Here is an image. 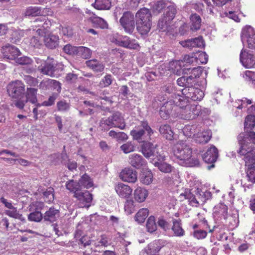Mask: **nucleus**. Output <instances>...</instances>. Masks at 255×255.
Instances as JSON below:
<instances>
[{
  "label": "nucleus",
  "mask_w": 255,
  "mask_h": 255,
  "mask_svg": "<svg viewBox=\"0 0 255 255\" xmlns=\"http://www.w3.org/2000/svg\"><path fill=\"white\" fill-rule=\"evenodd\" d=\"M240 145V149L237 151L241 156H244L246 166L255 165V132L240 133L238 136Z\"/></svg>",
  "instance_id": "1"
},
{
  "label": "nucleus",
  "mask_w": 255,
  "mask_h": 255,
  "mask_svg": "<svg viewBox=\"0 0 255 255\" xmlns=\"http://www.w3.org/2000/svg\"><path fill=\"white\" fill-rule=\"evenodd\" d=\"M173 153L183 165L192 167L199 165L198 159L192 158V148L183 141H179L174 145Z\"/></svg>",
  "instance_id": "2"
},
{
  "label": "nucleus",
  "mask_w": 255,
  "mask_h": 255,
  "mask_svg": "<svg viewBox=\"0 0 255 255\" xmlns=\"http://www.w3.org/2000/svg\"><path fill=\"white\" fill-rule=\"evenodd\" d=\"M136 30L141 35L147 34L152 24L150 10L145 7L140 8L135 14Z\"/></svg>",
  "instance_id": "3"
},
{
  "label": "nucleus",
  "mask_w": 255,
  "mask_h": 255,
  "mask_svg": "<svg viewBox=\"0 0 255 255\" xmlns=\"http://www.w3.org/2000/svg\"><path fill=\"white\" fill-rule=\"evenodd\" d=\"M99 124L101 129L104 131H108L112 128L124 129L126 127L124 118L119 111L112 112V115L106 119H102Z\"/></svg>",
  "instance_id": "4"
},
{
  "label": "nucleus",
  "mask_w": 255,
  "mask_h": 255,
  "mask_svg": "<svg viewBox=\"0 0 255 255\" xmlns=\"http://www.w3.org/2000/svg\"><path fill=\"white\" fill-rule=\"evenodd\" d=\"M175 98L173 99L174 104L180 108L185 107L186 112H189L185 115L186 119L190 120L195 119L199 116L201 111V106L200 105H188L187 102L180 95H175Z\"/></svg>",
  "instance_id": "5"
},
{
  "label": "nucleus",
  "mask_w": 255,
  "mask_h": 255,
  "mask_svg": "<svg viewBox=\"0 0 255 255\" xmlns=\"http://www.w3.org/2000/svg\"><path fill=\"white\" fill-rule=\"evenodd\" d=\"M141 128L139 129L132 130L130 131V135L132 136L134 140H137L139 143H141L143 141L142 139L145 136L146 132L148 139L150 140L152 139L151 136L154 133V131L149 126L147 121H142L140 125L138 127Z\"/></svg>",
  "instance_id": "6"
},
{
  "label": "nucleus",
  "mask_w": 255,
  "mask_h": 255,
  "mask_svg": "<svg viewBox=\"0 0 255 255\" xmlns=\"http://www.w3.org/2000/svg\"><path fill=\"white\" fill-rule=\"evenodd\" d=\"M133 14L129 11L125 12L120 19V22L125 31L131 34L135 28V20Z\"/></svg>",
  "instance_id": "7"
},
{
  "label": "nucleus",
  "mask_w": 255,
  "mask_h": 255,
  "mask_svg": "<svg viewBox=\"0 0 255 255\" xmlns=\"http://www.w3.org/2000/svg\"><path fill=\"white\" fill-rule=\"evenodd\" d=\"M7 92L12 99H19L22 97L25 90V86L19 80L11 82L7 86Z\"/></svg>",
  "instance_id": "8"
},
{
  "label": "nucleus",
  "mask_w": 255,
  "mask_h": 255,
  "mask_svg": "<svg viewBox=\"0 0 255 255\" xmlns=\"http://www.w3.org/2000/svg\"><path fill=\"white\" fill-rule=\"evenodd\" d=\"M181 93L183 97V99L188 101V99H191L194 101H200L203 99L204 96V93L201 89L194 86L193 87H189V88H184L181 91Z\"/></svg>",
  "instance_id": "9"
},
{
  "label": "nucleus",
  "mask_w": 255,
  "mask_h": 255,
  "mask_svg": "<svg viewBox=\"0 0 255 255\" xmlns=\"http://www.w3.org/2000/svg\"><path fill=\"white\" fill-rule=\"evenodd\" d=\"M157 146V144H154L147 140H143L140 145V151L146 158L154 156L158 158L160 154L156 151Z\"/></svg>",
  "instance_id": "10"
},
{
  "label": "nucleus",
  "mask_w": 255,
  "mask_h": 255,
  "mask_svg": "<svg viewBox=\"0 0 255 255\" xmlns=\"http://www.w3.org/2000/svg\"><path fill=\"white\" fill-rule=\"evenodd\" d=\"M51 25V22L46 16H42L37 18L33 21V30L39 35L45 34L48 28Z\"/></svg>",
  "instance_id": "11"
},
{
  "label": "nucleus",
  "mask_w": 255,
  "mask_h": 255,
  "mask_svg": "<svg viewBox=\"0 0 255 255\" xmlns=\"http://www.w3.org/2000/svg\"><path fill=\"white\" fill-rule=\"evenodd\" d=\"M241 39L243 43L247 41L249 48L255 49V32L252 27L247 26L243 29Z\"/></svg>",
  "instance_id": "12"
},
{
  "label": "nucleus",
  "mask_w": 255,
  "mask_h": 255,
  "mask_svg": "<svg viewBox=\"0 0 255 255\" xmlns=\"http://www.w3.org/2000/svg\"><path fill=\"white\" fill-rule=\"evenodd\" d=\"M219 153L218 149L214 145L209 148L206 152L203 155V160L207 163L211 164L207 166L208 169L215 167L214 163L217 161Z\"/></svg>",
  "instance_id": "13"
},
{
  "label": "nucleus",
  "mask_w": 255,
  "mask_h": 255,
  "mask_svg": "<svg viewBox=\"0 0 255 255\" xmlns=\"http://www.w3.org/2000/svg\"><path fill=\"white\" fill-rule=\"evenodd\" d=\"M179 43L183 47L190 50L194 48H203L205 47L204 41L201 36L180 41Z\"/></svg>",
  "instance_id": "14"
},
{
  "label": "nucleus",
  "mask_w": 255,
  "mask_h": 255,
  "mask_svg": "<svg viewBox=\"0 0 255 255\" xmlns=\"http://www.w3.org/2000/svg\"><path fill=\"white\" fill-rule=\"evenodd\" d=\"M4 58L15 61L17 57L19 56L21 53L19 49L14 46L5 45L1 49Z\"/></svg>",
  "instance_id": "15"
},
{
  "label": "nucleus",
  "mask_w": 255,
  "mask_h": 255,
  "mask_svg": "<svg viewBox=\"0 0 255 255\" xmlns=\"http://www.w3.org/2000/svg\"><path fill=\"white\" fill-rule=\"evenodd\" d=\"M240 61L245 67L251 68L255 64V56L243 49L240 53Z\"/></svg>",
  "instance_id": "16"
},
{
  "label": "nucleus",
  "mask_w": 255,
  "mask_h": 255,
  "mask_svg": "<svg viewBox=\"0 0 255 255\" xmlns=\"http://www.w3.org/2000/svg\"><path fill=\"white\" fill-rule=\"evenodd\" d=\"M74 196L79 200L81 207L88 208L91 206L93 196L89 191H80L79 192L75 193Z\"/></svg>",
  "instance_id": "17"
},
{
  "label": "nucleus",
  "mask_w": 255,
  "mask_h": 255,
  "mask_svg": "<svg viewBox=\"0 0 255 255\" xmlns=\"http://www.w3.org/2000/svg\"><path fill=\"white\" fill-rule=\"evenodd\" d=\"M55 68L56 67L53 61L47 60L43 61L41 64L38 66L37 69L38 71L44 75L53 77Z\"/></svg>",
  "instance_id": "18"
},
{
  "label": "nucleus",
  "mask_w": 255,
  "mask_h": 255,
  "mask_svg": "<svg viewBox=\"0 0 255 255\" xmlns=\"http://www.w3.org/2000/svg\"><path fill=\"white\" fill-rule=\"evenodd\" d=\"M120 177L125 182L134 183L137 180V172L130 168H125L120 173Z\"/></svg>",
  "instance_id": "19"
},
{
  "label": "nucleus",
  "mask_w": 255,
  "mask_h": 255,
  "mask_svg": "<svg viewBox=\"0 0 255 255\" xmlns=\"http://www.w3.org/2000/svg\"><path fill=\"white\" fill-rule=\"evenodd\" d=\"M176 82L178 86L187 89L199 85V81H195V79L192 78L190 76H182L177 79Z\"/></svg>",
  "instance_id": "20"
},
{
  "label": "nucleus",
  "mask_w": 255,
  "mask_h": 255,
  "mask_svg": "<svg viewBox=\"0 0 255 255\" xmlns=\"http://www.w3.org/2000/svg\"><path fill=\"white\" fill-rule=\"evenodd\" d=\"M158 161H155L153 164L155 167H157L158 169L164 173H170L173 169V167L169 164L164 162L165 159V156L161 155H159V157L157 158Z\"/></svg>",
  "instance_id": "21"
},
{
  "label": "nucleus",
  "mask_w": 255,
  "mask_h": 255,
  "mask_svg": "<svg viewBox=\"0 0 255 255\" xmlns=\"http://www.w3.org/2000/svg\"><path fill=\"white\" fill-rule=\"evenodd\" d=\"M129 163L136 169H139L146 165L145 160L137 153L132 154L129 156Z\"/></svg>",
  "instance_id": "22"
},
{
  "label": "nucleus",
  "mask_w": 255,
  "mask_h": 255,
  "mask_svg": "<svg viewBox=\"0 0 255 255\" xmlns=\"http://www.w3.org/2000/svg\"><path fill=\"white\" fill-rule=\"evenodd\" d=\"M59 216V211L53 207H51L43 215V221L52 223L56 221Z\"/></svg>",
  "instance_id": "23"
},
{
  "label": "nucleus",
  "mask_w": 255,
  "mask_h": 255,
  "mask_svg": "<svg viewBox=\"0 0 255 255\" xmlns=\"http://www.w3.org/2000/svg\"><path fill=\"white\" fill-rule=\"evenodd\" d=\"M115 190L121 197L125 198H128L132 192V189L129 186L122 183L116 186Z\"/></svg>",
  "instance_id": "24"
},
{
  "label": "nucleus",
  "mask_w": 255,
  "mask_h": 255,
  "mask_svg": "<svg viewBox=\"0 0 255 255\" xmlns=\"http://www.w3.org/2000/svg\"><path fill=\"white\" fill-rule=\"evenodd\" d=\"M44 42L47 47L54 49L59 44V37L51 33L47 34L44 36Z\"/></svg>",
  "instance_id": "25"
},
{
  "label": "nucleus",
  "mask_w": 255,
  "mask_h": 255,
  "mask_svg": "<svg viewBox=\"0 0 255 255\" xmlns=\"http://www.w3.org/2000/svg\"><path fill=\"white\" fill-rule=\"evenodd\" d=\"M160 134L166 139L171 140L174 139V132L170 125L168 124L161 125L159 128Z\"/></svg>",
  "instance_id": "26"
},
{
  "label": "nucleus",
  "mask_w": 255,
  "mask_h": 255,
  "mask_svg": "<svg viewBox=\"0 0 255 255\" xmlns=\"http://www.w3.org/2000/svg\"><path fill=\"white\" fill-rule=\"evenodd\" d=\"M172 103V101L167 102L161 107L159 115L162 119L166 120L169 117L173 109Z\"/></svg>",
  "instance_id": "27"
},
{
  "label": "nucleus",
  "mask_w": 255,
  "mask_h": 255,
  "mask_svg": "<svg viewBox=\"0 0 255 255\" xmlns=\"http://www.w3.org/2000/svg\"><path fill=\"white\" fill-rule=\"evenodd\" d=\"M86 64L87 67L96 72H103L105 68L104 64L95 59L87 61Z\"/></svg>",
  "instance_id": "28"
},
{
  "label": "nucleus",
  "mask_w": 255,
  "mask_h": 255,
  "mask_svg": "<svg viewBox=\"0 0 255 255\" xmlns=\"http://www.w3.org/2000/svg\"><path fill=\"white\" fill-rule=\"evenodd\" d=\"M211 136V131L210 130H206L199 133L195 137V140L196 143L205 144L210 140Z\"/></svg>",
  "instance_id": "29"
},
{
  "label": "nucleus",
  "mask_w": 255,
  "mask_h": 255,
  "mask_svg": "<svg viewBox=\"0 0 255 255\" xmlns=\"http://www.w3.org/2000/svg\"><path fill=\"white\" fill-rule=\"evenodd\" d=\"M148 194V191L145 189L138 187L134 192V199L138 202L141 203L145 201Z\"/></svg>",
  "instance_id": "30"
},
{
  "label": "nucleus",
  "mask_w": 255,
  "mask_h": 255,
  "mask_svg": "<svg viewBox=\"0 0 255 255\" xmlns=\"http://www.w3.org/2000/svg\"><path fill=\"white\" fill-rule=\"evenodd\" d=\"M162 246L159 241L150 244L148 246V251H144L147 255H158V253L161 249Z\"/></svg>",
  "instance_id": "31"
},
{
  "label": "nucleus",
  "mask_w": 255,
  "mask_h": 255,
  "mask_svg": "<svg viewBox=\"0 0 255 255\" xmlns=\"http://www.w3.org/2000/svg\"><path fill=\"white\" fill-rule=\"evenodd\" d=\"M180 196H184L185 199H187L189 204L192 206L197 207L200 204L195 195L192 194L189 190H186L184 193L180 194Z\"/></svg>",
  "instance_id": "32"
},
{
  "label": "nucleus",
  "mask_w": 255,
  "mask_h": 255,
  "mask_svg": "<svg viewBox=\"0 0 255 255\" xmlns=\"http://www.w3.org/2000/svg\"><path fill=\"white\" fill-rule=\"evenodd\" d=\"M188 71L191 75H190L192 78L195 79V81H198V78L202 73V69L201 67H197L193 69L188 68L182 70L183 73L187 74Z\"/></svg>",
  "instance_id": "33"
},
{
  "label": "nucleus",
  "mask_w": 255,
  "mask_h": 255,
  "mask_svg": "<svg viewBox=\"0 0 255 255\" xmlns=\"http://www.w3.org/2000/svg\"><path fill=\"white\" fill-rule=\"evenodd\" d=\"M255 126V115H249L246 118L245 121V129L246 132L242 133H249L252 131L249 129H252Z\"/></svg>",
  "instance_id": "34"
},
{
  "label": "nucleus",
  "mask_w": 255,
  "mask_h": 255,
  "mask_svg": "<svg viewBox=\"0 0 255 255\" xmlns=\"http://www.w3.org/2000/svg\"><path fill=\"white\" fill-rule=\"evenodd\" d=\"M172 222L173 226L171 229L173 231L174 235L178 237L184 236V231L181 226V221L173 219Z\"/></svg>",
  "instance_id": "35"
},
{
  "label": "nucleus",
  "mask_w": 255,
  "mask_h": 255,
  "mask_svg": "<svg viewBox=\"0 0 255 255\" xmlns=\"http://www.w3.org/2000/svg\"><path fill=\"white\" fill-rule=\"evenodd\" d=\"M190 20L191 22V29L192 30H197L200 28L201 18L197 13H194L191 15Z\"/></svg>",
  "instance_id": "36"
},
{
  "label": "nucleus",
  "mask_w": 255,
  "mask_h": 255,
  "mask_svg": "<svg viewBox=\"0 0 255 255\" xmlns=\"http://www.w3.org/2000/svg\"><path fill=\"white\" fill-rule=\"evenodd\" d=\"M177 12V7L174 4H170L167 6V9L165 13L163 15L168 18V21H172Z\"/></svg>",
  "instance_id": "37"
},
{
  "label": "nucleus",
  "mask_w": 255,
  "mask_h": 255,
  "mask_svg": "<svg viewBox=\"0 0 255 255\" xmlns=\"http://www.w3.org/2000/svg\"><path fill=\"white\" fill-rule=\"evenodd\" d=\"M37 89L33 88H27L26 92V100L32 104H35L37 101Z\"/></svg>",
  "instance_id": "38"
},
{
  "label": "nucleus",
  "mask_w": 255,
  "mask_h": 255,
  "mask_svg": "<svg viewBox=\"0 0 255 255\" xmlns=\"http://www.w3.org/2000/svg\"><path fill=\"white\" fill-rule=\"evenodd\" d=\"M111 3L110 0H95L94 6L99 10H108L111 8Z\"/></svg>",
  "instance_id": "39"
},
{
  "label": "nucleus",
  "mask_w": 255,
  "mask_h": 255,
  "mask_svg": "<svg viewBox=\"0 0 255 255\" xmlns=\"http://www.w3.org/2000/svg\"><path fill=\"white\" fill-rule=\"evenodd\" d=\"M171 21H168L163 15L159 19L157 26L160 30L162 31H167L169 30L170 27Z\"/></svg>",
  "instance_id": "40"
},
{
  "label": "nucleus",
  "mask_w": 255,
  "mask_h": 255,
  "mask_svg": "<svg viewBox=\"0 0 255 255\" xmlns=\"http://www.w3.org/2000/svg\"><path fill=\"white\" fill-rule=\"evenodd\" d=\"M153 175L150 170H144L140 175V181L145 185H148L152 181Z\"/></svg>",
  "instance_id": "41"
},
{
  "label": "nucleus",
  "mask_w": 255,
  "mask_h": 255,
  "mask_svg": "<svg viewBox=\"0 0 255 255\" xmlns=\"http://www.w3.org/2000/svg\"><path fill=\"white\" fill-rule=\"evenodd\" d=\"M148 215V210L147 208L140 209L135 216V220L139 224L144 222Z\"/></svg>",
  "instance_id": "42"
},
{
  "label": "nucleus",
  "mask_w": 255,
  "mask_h": 255,
  "mask_svg": "<svg viewBox=\"0 0 255 255\" xmlns=\"http://www.w3.org/2000/svg\"><path fill=\"white\" fill-rule=\"evenodd\" d=\"M44 10L37 6H30L28 7L25 11V14L27 16H36L43 15Z\"/></svg>",
  "instance_id": "43"
},
{
  "label": "nucleus",
  "mask_w": 255,
  "mask_h": 255,
  "mask_svg": "<svg viewBox=\"0 0 255 255\" xmlns=\"http://www.w3.org/2000/svg\"><path fill=\"white\" fill-rule=\"evenodd\" d=\"M10 210H6L5 213L6 215L10 217L18 219L21 221H24L25 218L22 214H20L17 210L16 208L13 206V208H10Z\"/></svg>",
  "instance_id": "44"
},
{
  "label": "nucleus",
  "mask_w": 255,
  "mask_h": 255,
  "mask_svg": "<svg viewBox=\"0 0 255 255\" xmlns=\"http://www.w3.org/2000/svg\"><path fill=\"white\" fill-rule=\"evenodd\" d=\"M92 54L91 50L86 47L80 46L77 47L76 54H78L85 59L89 58Z\"/></svg>",
  "instance_id": "45"
},
{
  "label": "nucleus",
  "mask_w": 255,
  "mask_h": 255,
  "mask_svg": "<svg viewBox=\"0 0 255 255\" xmlns=\"http://www.w3.org/2000/svg\"><path fill=\"white\" fill-rule=\"evenodd\" d=\"M80 185L82 187L88 189L93 186V184L90 177L86 174H84L79 180Z\"/></svg>",
  "instance_id": "46"
},
{
  "label": "nucleus",
  "mask_w": 255,
  "mask_h": 255,
  "mask_svg": "<svg viewBox=\"0 0 255 255\" xmlns=\"http://www.w3.org/2000/svg\"><path fill=\"white\" fill-rule=\"evenodd\" d=\"M66 188L71 192L74 193V194L76 192H79L81 191V186L79 183H78L74 180H70L66 185Z\"/></svg>",
  "instance_id": "47"
},
{
  "label": "nucleus",
  "mask_w": 255,
  "mask_h": 255,
  "mask_svg": "<svg viewBox=\"0 0 255 255\" xmlns=\"http://www.w3.org/2000/svg\"><path fill=\"white\" fill-rule=\"evenodd\" d=\"M92 22L95 27L102 29L107 28L108 24L107 22L100 17H94L92 18Z\"/></svg>",
  "instance_id": "48"
},
{
  "label": "nucleus",
  "mask_w": 255,
  "mask_h": 255,
  "mask_svg": "<svg viewBox=\"0 0 255 255\" xmlns=\"http://www.w3.org/2000/svg\"><path fill=\"white\" fill-rule=\"evenodd\" d=\"M146 227L147 231L150 233H153L157 230V225L154 216H151L148 218Z\"/></svg>",
  "instance_id": "49"
},
{
  "label": "nucleus",
  "mask_w": 255,
  "mask_h": 255,
  "mask_svg": "<svg viewBox=\"0 0 255 255\" xmlns=\"http://www.w3.org/2000/svg\"><path fill=\"white\" fill-rule=\"evenodd\" d=\"M28 219L31 221L38 222L43 220V215L39 211H35L29 214Z\"/></svg>",
  "instance_id": "50"
},
{
  "label": "nucleus",
  "mask_w": 255,
  "mask_h": 255,
  "mask_svg": "<svg viewBox=\"0 0 255 255\" xmlns=\"http://www.w3.org/2000/svg\"><path fill=\"white\" fill-rule=\"evenodd\" d=\"M167 6L166 3L163 1H158L154 3L153 7V11L154 13L158 14L162 12V10Z\"/></svg>",
  "instance_id": "51"
},
{
  "label": "nucleus",
  "mask_w": 255,
  "mask_h": 255,
  "mask_svg": "<svg viewBox=\"0 0 255 255\" xmlns=\"http://www.w3.org/2000/svg\"><path fill=\"white\" fill-rule=\"evenodd\" d=\"M120 148L125 153L127 154L135 150L134 144L131 141L127 142L121 146Z\"/></svg>",
  "instance_id": "52"
},
{
  "label": "nucleus",
  "mask_w": 255,
  "mask_h": 255,
  "mask_svg": "<svg viewBox=\"0 0 255 255\" xmlns=\"http://www.w3.org/2000/svg\"><path fill=\"white\" fill-rule=\"evenodd\" d=\"M248 167L247 171V177L248 180L252 183L255 182V165L247 166Z\"/></svg>",
  "instance_id": "53"
},
{
  "label": "nucleus",
  "mask_w": 255,
  "mask_h": 255,
  "mask_svg": "<svg viewBox=\"0 0 255 255\" xmlns=\"http://www.w3.org/2000/svg\"><path fill=\"white\" fill-rule=\"evenodd\" d=\"M16 63L19 65H30L31 64L33 61L31 58L28 56H23L21 57H17L14 61Z\"/></svg>",
  "instance_id": "54"
},
{
  "label": "nucleus",
  "mask_w": 255,
  "mask_h": 255,
  "mask_svg": "<svg viewBox=\"0 0 255 255\" xmlns=\"http://www.w3.org/2000/svg\"><path fill=\"white\" fill-rule=\"evenodd\" d=\"M134 202L132 200H127L125 204V210L128 214H131L134 211Z\"/></svg>",
  "instance_id": "55"
},
{
  "label": "nucleus",
  "mask_w": 255,
  "mask_h": 255,
  "mask_svg": "<svg viewBox=\"0 0 255 255\" xmlns=\"http://www.w3.org/2000/svg\"><path fill=\"white\" fill-rule=\"evenodd\" d=\"M14 100L13 102V104L19 109H22L25 103H27V100L25 99L23 97H21L19 99H14Z\"/></svg>",
  "instance_id": "56"
},
{
  "label": "nucleus",
  "mask_w": 255,
  "mask_h": 255,
  "mask_svg": "<svg viewBox=\"0 0 255 255\" xmlns=\"http://www.w3.org/2000/svg\"><path fill=\"white\" fill-rule=\"evenodd\" d=\"M219 214L221 216V220H226L228 217V207L225 205H221L218 211Z\"/></svg>",
  "instance_id": "57"
},
{
  "label": "nucleus",
  "mask_w": 255,
  "mask_h": 255,
  "mask_svg": "<svg viewBox=\"0 0 255 255\" xmlns=\"http://www.w3.org/2000/svg\"><path fill=\"white\" fill-rule=\"evenodd\" d=\"M207 235V232L203 230H197L193 232V236L198 240L204 239Z\"/></svg>",
  "instance_id": "58"
},
{
  "label": "nucleus",
  "mask_w": 255,
  "mask_h": 255,
  "mask_svg": "<svg viewBox=\"0 0 255 255\" xmlns=\"http://www.w3.org/2000/svg\"><path fill=\"white\" fill-rule=\"evenodd\" d=\"M157 224L159 227H160L165 231L169 230L170 228V226L169 223L167 222L163 218L158 219Z\"/></svg>",
  "instance_id": "59"
},
{
  "label": "nucleus",
  "mask_w": 255,
  "mask_h": 255,
  "mask_svg": "<svg viewBox=\"0 0 255 255\" xmlns=\"http://www.w3.org/2000/svg\"><path fill=\"white\" fill-rule=\"evenodd\" d=\"M77 47L73 46L70 44L65 45V53L70 55L76 54Z\"/></svg>",
  "instance_id": "60"
},
{
  "label": "nucleus",
  "mask_w": 255,
  "mask_h": 255,
  "mask_svg": "<svg viewBox=\"0 0 255 255\" xmlns=\"http://www.w3.org/2000/svg\"><path fill=\"white\" fill-rule=\"evenodd\" d=\"M53 189H49V190H47L43 192V196L45 198V201L49 202L52 201L54 199V194H53Z\"/></svg>",
  "instance_id": "61"
},
{
  "label": "nucleus",
  "mask_w": 255,
  "mask_h": 255,
  "mask_svg": "<svg viewBox=\"0 0 255 255\" xmlns=\"http://www.w3.org/2000/svg\"><path fill=\"white\" fill-rule=\"evenodd\" d=\"M24 80L26 83L30 86H36L38 83V81L36 78L32 77L30 76H25Z\"/></svg>",
  "instance_id": "62"
},
{
  "label": "nucleus",
  "mask_w": 255,
  "mask_h": 255,
  "mask_svg": "<svg viewBox=\"0 0 255 255\" xmlns=\"http://www.w3.org/2000/svg\"><path fill=\"white\" fill-rule=\"evenodd\" d=\"M243 77L248 81H252L255 84V72L246 71Z\"/></svg>",
  "instance_id": "63"
},
{
  "label": "nucleus",
  "mask_w": 255,
  "mask_h": 255,
  "mask_svg": "<svg viewBox=\"0 0 255 255\" xmlns=\"http://www.w3.org/2000/svg\"><path fill=\"white\" fill-rule=\"evenodd\" d=\"M57 97V94H53L52 96H50L48 98V100L47 101H44L42 105L44 106H52L55 100L56 99Z\"/></svg>",
  "instance_id": "64"
}]
</instances>
